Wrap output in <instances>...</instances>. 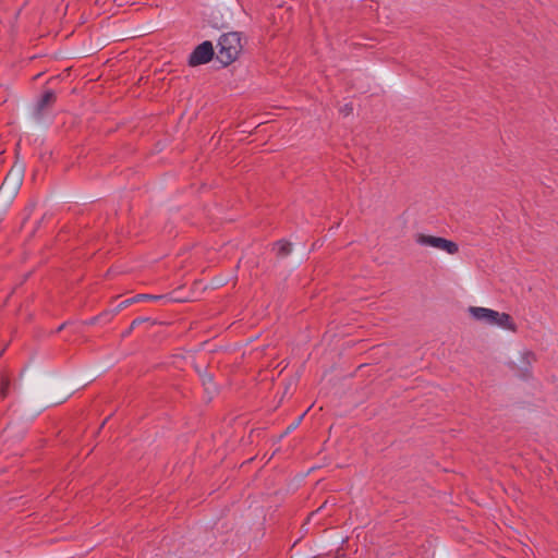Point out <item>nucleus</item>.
Returning a JSON list of instances; mask_svg holds the SVG:
<instances>
[{
    "label": "nucleus",
    "instance_id": "nucleus-1",
    "mask_svg": "<svg viewBox=\"0 0 558 558\" xmlns=\"http://www.w3.org/2000/svg\"><path fill=\"white\" fill-rule=\"evenodd\" d=\"M469 313L477 322L484 323L489 326H497L502 329L517 332V325L513 322V318L508 313H500L498 311L481 307V306H471L469 307Z\"/></svg>",
    "mask_w": 558,
    "mask_h": 558
},
{
    "label": "nucleus",
    "instance_id": "nucleus-2",
    "mask_svg": "<svg viewBox=\"0 0 558 558\" xmlns=\"http://www.w3.org/2000/svg\"><path fill=\"white\" fill-rule=\"evenodd\" d=\"M217 47V60L222 64V66L230 65L238 59L242 50L240 33L230 32L222 34L218 40Z\"/></svg>",
    "mask_w": 558,
    "mask_h": 558
},
{
    "label": "nucleus",
    "instance_id": "nucleus-3",
    "mask_svg": "<svg viewBox=\"0 0 558 558\" xmlns=\"http://www.w3.org/2000/svg\"><path fill=\"white\" fill-rule=\"evenodd\" d=\"M416 242L421 245L432 246L434 248L445 251L450 255L457 254L459 252V246L456 242L440 236L418 234Z\"/></svg>",
    "mask_w": 558,
    "mask_h": 558
},
{
    "label": "nucleus",
    "instance_id": "nucleus-4",
    "mask_svg": "<svg viewBox=\"0 0 558 558\" xmlns=\"http://www.w3.org/2000/svg\"><path fill=\"white\" fill-rule=\"evenodd\" d=\"M214 56L215 50L213 43L209 40H205L194 48V50L191 52L189 57L187 63L190 66L206 64L209 61H211Z\"/></svg>",
    "mask_w": 558,
    "mask_h": 558
},
{
    "label": "nucleus",
    "instance_id": "nucleus-5",
    "mask_svg": "<svg viewBox=\"0 0 558 558\" xmlns=\"http://www.w3.org/2000/svg\"><path fill=\"white\" fill-rule=\"evenodd\" d=\"M57 96L53 90H46L35 106V116L41 118L44 111L56 102Z\"/></svg>",
    "mask_w": 558,
    "mask_h": 558
},
{
    "label": "nucleus",
    "instance_id": "nucleus-6",
    "mask_svg": "<svg viewBox=\"0 0 558 558\" xmlns=\"http://www.w3.org/2000/svg\"><path fill=\"white\" fill-rule=\"evenodd\" d=\"M276 248L279 256H287L291 253L292 245L290 242L281 240L276 243Z\"/></svg>",
    "mask_w": 558,
    "mask_h": 558
},
{
    "label": "nucleus",
    "instance_id": "nucleus-7",
    "mask_svg": "<svg viewBox=\"0 0 558 558\" xmlns=\"http://www.w3.org/2000/svg\"><path fill=\"white\" fill-rule=\"evenodd\" d=\"M149 318L148 317H138V318H135L132 323H131V326L129 327L128 330H125L123 332V337H126L129 336L135 328H137L138 325L145 323V322H148Z\"/></svg>",
    "mask_w": 558,
    "mask_h": 558
},
{
    "label": "nucleus",
    "instance_id": "nucleus-8",
    "mask_svg": "<svg viewBox=\"0 0 558 558\" xmlns=\"http://www.w3.org/2000/svg\"><path fill=\"white\" fill-rule=\"evenodd\" d=\"M165 295H156V294H137L135 295L136 302L140 301H159L165 299Z\"/></svg>",
    "mask_w": 558,
    "mask_h": 558
},
{
    "label": "nucleus",
    "instance_id": "nucleus-9",
    "mask_svg": "<svg viewBox=\"0 0 558 558\" xmlns=\"http://www.w3.org/2000/svg\"><path fill=\"white\" fill-rule=\"evenodd\" d=\"M135 302H136L135 296H133V298H131V299H128V300H124V301H122V302L117 306V308H116V310L113 311V313H111V314H112V315H113V314H117V313H119L121 310L125 308L126 306H129V305H131V304H133V303H135Z\"/></svg>",
    "mask_w": 558,
    "mask_h": 558
},
{
    "label": "nucleus",
    "instance_id": "nucleus-10",
    "mask_svg": "<svg viewBox=\"0 0 558 558\" xmlns=\"http://www.w3.org/2000/svg\"><path fill=\"white\" fill-rule=\"evenodd\" d=\"M10 387V381L7 378H3L0 385V396L1 398H5L8 395V390Z\"/></svg>",
    "mask_w": 558,
    "mask_h": 558
},
{
    "label": "nucleus",
    "instance_id": "nucleus-11",
    "mask_svg": "<svg viewBox=\"0 0 558 558\" xmlns=\"http://www.w3.org/2000/svg\"><path fill=\"white\" fill-rule=\"evenodd\" d=\"M111 317H112L111 312H104V313H102V314H100L99 316H95V317L90 318V319L87 322V324H88V325H94V324H96V322H97L98 319H100V318H108V319H110Z\"/></svg>",
    "mask_w": 558,
    "mask_h": 558
},
{
    "label": "nucleus",
    "instance_id": "nucleus-12",
    "mask_svg": "<svg viewBox=\"0 0 558 558\" xmlns=\"http://www.w3.org/2000/svg\"><path fill=\"white\" fill-rule=\"evenodd\" d=\"M203 385L207 391L210 390V386L213 385V377L209 374L202 375Z\"/></svg>",
    "mask_w": 558,
    "mask_h": 558
},
{
    "label": "nucleus",
    "instance_id": "nucleus-13",
    "mask_svg": "<svg viewBox=\"0 0 558 558\" xmlns=\"http://www.w3.org/2000/svg\"><path fill=\"white\" fill-rule=\"evenodd\" d=\"M340 112L344 116L351 114L353 112L352 104H345L343 107H341Z\"/></svg>",
    "mask_w": 558,
    "mask_h": 558
},
{
    "label": "nucleus",
    "instance_id": "nucleus-14",
    "mask_svg": "<svg viewBox=\"0 0 558 558\" xmlns=\"http://www.w3.org/2000/svg\"><path fill=\"white\" fill-rule=\"evenodd\" d=\"M66 323H63L62 325H60L57 329V332H60L61 330H63V328L65 327Z\"/></svg>",
    "mask_w": 558,
    "mask_h": 558
}]
</instances>
